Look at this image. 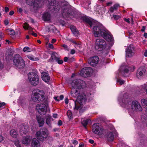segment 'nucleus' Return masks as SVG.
I'll return each instance as SVG.
<instances>
[{"mask_svg":"<svg viewBox=\"0 0 147 147\" xmlns=\"http://www.w3.org/2000/svg\"><path fill=\"white\" fill-rule=\"evenodd\" d=\"M119 5L118 4H115L113 6V8L114 9L116 10L118 7H119Z\"/></svg>","mask_w":147,"mask_h":147,"instance_id":"de8ad7c7","label":"nucleus"},{"mask_svg":"<svg viewBox=\"0 0 147 147\" xmlns=\"http://www.w3.org/2000/svg\"><path fill=\"white\" fill-rule=\"evenodd\" d=\"M45 1L44 0H27V3L30 5H33L34 9L37 10L44 4Z\"/></svg>","mask_w":147,"mask_h":147,"instance_id":"6e6552de","label":"nucleus"},{"mask_svg":"<svg viewBox=\"0 0 147 147\" xmlns=\"http://www.w3.org/2000/svg\"><path fill=\"white\" fill-rule=\"evenodd\" d=\"M69 40L75 44V45L74 46L76 49H77L78 47L80 48L81 47V45L79 43H78L76 41L73 40L72 39H69Z\"/></svg>","mask_w":147,"mask_h":147,"instance_id":"c9c22d12","label":"nucleus"},{"mask_svg":"<svg viewBox=\"0 0 147 147\" xmlns=\"http://www.w3.org/2000/svg\"><path fill=\"white\" fill-rule=\"evenodd\" d=\"M9 34L11 35H14L15 34V32L13 30H11L9 31Z\"/></svg>","mask_w":147,"mask_h":147,"instance_id":"79ce46f5","label":"nucleus"},{"mask_svg":"<svg viewBox=\"0 0 147 147\" xmlns=\"http://www.w3.org/2000/svg\"><path fill=\"white\" fill-rule=\"evenodd\" d=\"M72 143L74 144L77 145L78 144V142L77 140H73Z\"/></svg>","mask_w":147,"mask_h":147,"instance_id":"8fccbe9b","label":"nucleus"},{"mask_svg":"<svg viewBox=\"0 0 147 147\" xmlns=\"http://www.w3.org/2000/svg\"><path fill=\"white\" fill-rule=\"evenodd\" d=\"M117 82H119L120 85H121L124 84L125 81L123 80L120 79H118L117 80Z\"/></svg>","mask_w":147,"mask_h":147,"instance_id":"a19ab883","label":"nucleus"},{"mask_svg":"<svg viewBox=\"0 0 147 147\" xmlns=\"http://www.w3.org/2000/svg\"><path fill=\"white\" fill-rule=\"evenodd\" d=\"M82 108L81 106L77 104L76 101L74 102V109L75 110H77L78 109H80Z\"/></svg>","mask_w":147,"mask_h":147,"instance_id":"e433bc0d","label":"nucleus"},{"mask_svg":"<svg viewBox=\"0 0 147 147\" xmlns=\"http://www.w3.org/2000/svg\"><path fill=\"white\" fill-rule=\"evenodd\" d=\"M49 2V8L51 10H59V6L57 5V3L54 0H48Z\"/></svg>","mask_w":147,"mask_h":147,"instance_id":"4468645a","label":"nucleus"},{"mask_svg":"<svg viewBox=\"0 0 147 147\" xmlns=\"http://www.w3.org/2000/svg\"><path fill=\"white\" fill-rule=\"evenodd\" d=\"M36 136L37 138L41 141H44L46 139H49L51 138L49 136V131L47 129H44L42 131L36 132Z\"/></svg>","mask_w":147,"mask_h":147,"instance_id":"39448f33","label":"nucleus"},{"mask_svg":"<svg viewBox=\"0 0 147 147\" xmlns=\"http://www.w3.org/2000/svg\"><path fill=\"white\" fill-rule=\"evenodd\" d=\"M46 124L49 126L50 127L51 125V121L53 120L52 117L49 115H47L46 117Z\"/></svg>","mask_w":147,"mask_h":147,"instance_id":"393cba45","label":"nucleus"},{"mask_svg":"<svg viewBox=\"0 0 147 147\" xmlns=\"http://www.w3.org/2000/svg\"><path fill=\"white\" fill-rule=\"evenodd\" d=\"M118 100L122 106L127 107L130 104L131 101L129 95L127 93L125 94L123 96H120Z\"/></svg>","mask_w":147,"mask_h":147,"instance_id":"20e7f679","label":"nucleus"},{"mask_svg":"<svg viewBox=\"0 0 147 147\" xmlns=\"http://www.w3.org/2000/svg\"><path fill=\"white\" fill-rule=\"evenodd\" d=\"M83 20L85 22L89 24L90 27L92 26L93 22L90 19L87 17H85L84 18Z\"/></svg>","mask_w":147,"mask_h":147,"instance_id":"7c9ffc66","label":"nucleus"},{"mask_svg":"<svg viewBox=\"0 0 147 147\" xmlns=\"http://www.w3.org/2000/svg\"><path fill=\"white\" fill-rule=\"evenodd\" d=\"M10 134V135L13 138H16L18 135L17 132L14 129L11 130Z\"/></svg>","mask_w":147,"mask_h":147,"instance_id":"2f4dec72","label":"nucleus"},{"mask_svg":"<svg viewBox=\"0 0 147 147\" xmlns=\"http://www.w3.org/2000/svg\"><path fill=\"white\" fill-rule=\"evenodd\" d=\"M5 11L6 12H7L9 10V8L8 7H6L5 8Z\"/></svg>","mask_w":147,"mask_h":147,"instance_id":"052dcab7","label":"nucleus"},{"mask_svg":"<svg viewBox=\"0 0 147 147\" xmlns=\"http://www.w3.org/2000/svg\"><path fill=\"white\" fill-rule=\"evenodd\" d=\"M92 68L89 67H86L82 69L80 72V75L84 78H86L89 75Z\"/></svg>","mask_w":147,"mask_h":147,"instance_id":"2eb2a0df","label":"nucleus"},{"mask_svg":"<svg viewBox=\"0 0 147 147\" xmlns=\"http://www.w3.org/2000/svg\"><path fill=\"white\" fill-rule=\"evenodd\" d=\"M14 11H11L9 13V14L10 16L12 15L14 13Z\"/></svg>","mask_w":147,"mask_h":147,"instance_id":"0e129e2a","label":"nucleus"},{"mask_svg":"<svg viewBox=\"0 0 147 147\" xmlns=\"http://www.w3.org/2000/svg\"><path fill=\"white\" fill-rule=\"evenodd\" d=\"M62 9L63 10L62 11V14L63 16V17L68 16V9L67 8L66 6L63 7Z\"/></svg>","mask_w":147,"mask_h":147,"instance_id":"cd10ccee","label":"nucleus"},{"mask_svg":"<svg viewBox=\"0 0 147 147\" xmlns=\"http://www.w3.org/2000/svg\"><path fill=\"white\" fill-rule=\"evenodd\" d=\"M57 59H58L56 61V62H57L58 64H61L63 63V60L61 59L59 57Z\"/></svg>","mask_w":147,"mask_h":147,"instance_id":"c03bdc74","label":"nucleus"},{"mask_svg":"<svg viewBox=\"0 0 147 147\" xmlns=\"http://www.w3.org/2000/svg\"><path fill=\"white\" fill-rule=\"evenodd\" d=\"M106 43L105 40L101 39H97L96 40L95 48L96 49L101 51L105 48Z\"/></svg>","mask_w":147,"mask_h":147,"instance_id":"9d476101","label":"nucleus"},{"mask_svg":"<svg viewBox=\"0 0 147 147\" xmlns=\"http://www.w3.org/2000/svg\"><path fill=\"white\" fill-rule=\"evenodd\" d=\"M114 10H115V9H114L113 7H111L110 9V11L111 12L113 13V11Z\"/></svg>","mask_w":147,"mask_h":147,"instance_id":"13d9d810","label":"nucleus"},{"mask_svg":"<svg viewBox=\"0 0 147 147\" xmlns=\"http://www.w3.org/2000/svg\"><path fill=\"white\" fill-rule=\"evenodd\" d=\"M84 146L83 143H80L78 147H83Z\"/></svg>","mask_w":147,"mask_h":147,"instance_id":"338daca9","label":"nucleus"},{"mask_svg":"<svg viewBox=\"0 0 147 147\" xmlns=\"http://www.w3.org/2000/svg\"><path fill=\"white\" fill-rule=\"evenodd\" d=\"M27 57L28 59L32 61H38L39 59L38 58L35 57L34 56L32 55H27Z\"/></svg>","mask_w":147,"mask_h":147,"instance_id":"473e14b6","label":"nucleus"},{"mask_svg":"<svg viewBox=\"0 0 147 147\" xmlns=\"http://www.w3.org/2000/svg\"><path fill=\"white\" fill-rule=\"evenodd\" d=\"M69 57H65L64 58V60L65 62H66L67 61H69Z\"/></svg>","mask_w":147,"mask_h":147,"instance_id":"603ef678","label":"nucleus"},{"mask_svg":"<svg viewBox=\"0 0 147 147\" xmlns=\"http://www.w3.org/2000/svg\"><path fill=\"white\" fill-rule=\"evenodd\" d=\"M30 48L27 47H24L23 49V51L25 52H29L31 51H29Z\"/></svg>","mask_w":147,"mask_h":147,"instance_id":"ea45409f","label":"nucleus"},{"mask_svg":"<svg viewBox=\"0 0 147 147\" xmlns=\"http://www.w3.org/2000/svg\"><path fill=\"white\" fill-rule=\"evenodd\" d=\"M49 48L52 49H53L54 48L53 45L52 44H50V43H49Z\"/></svg>","mask_w":147,"mask_h":147,"instance_id":"5fc2aeb1","label":"nucleus"},{"mask_svg":"<svg viewBox=\"0 0 147 147\" xmlns=\"http://www.w3.org/2000/svg\"><path fill=\"white\" fill-rule=\"evenodd\" d=\"M141 120L144 123H146L147 125V113L145 112L142 113L141 115Z\"/></svg>","mask_w":147,"mask_h":147,"instance_id":"bb28decb","label":"nucleus"},{"mask_svg":"<svg viewBox=\"0 0 147 147\" xmlns=\"http://www.w3.org/2000/svg\"><path fill=\"white\" fill-rule=\"evenodd\" d=\"M74 61V58L73 57H69V62H72Z\"/></svg>","mask_w":147,"mask_h":147,"instance_id":"09e8293b","label":"nucleus"},{"mask_svg":"<svg viewBox=\"0 0 147 147\" xmlns=\"http://www.w3.org/2000/svg\"><path fill=\"white\" fill-rule=\"evenodd\" d=\"M5 104V103L3 102L1 103H0V107H3V106H4Z\"/></svg>","mask_w":147,"mask_h":147,"instance_id":"6e6d98bb","label":"nucleus"},{"mask_svg":"<svg viewBox=\"0 0 147 147\" xmlns=\"http://www.w3.org/2000/svg\"><path fill=\"white\" fill-rule=\"evenodd\" d=\"M32 139L31 136H26L24 138V139L22 141V143L23 144L27 145L30 143V142Z\"/></svg>","mask_w":147,"mask_h":147,"instance_id":"4be33fe9","label":"nucleus"},{"mask_svg":"<svg viewBox=\"0 0 147 147\" xmlns=\"http://www.w3.org/2000/svg\"><path fill=\"white\" fill-rule=\"evenodd\" d=\"M144 55L146 57H147V50H146L144 53Z\"/></svg>","mask_w":147,"mask_h":147,"instance_id":"774afa93","label":"nucleus"},{"mask_svg":"<svg viewBox=\"0 0 147 147\" xmlns=\"http://www.w3.org/2000/svg\"><path fill=\"white\" fill-rule=\"evenodd\" d=\"M76 53L75 51L73 49H71L70 51V53L71 54H74Z\"/></svg>","mask_w":147,"mask_h":147,"instance_id":"3c124183","label":"nucleus"},{"mask_svg":"<svg viewBox=\"0 0 147 147\" xmlns=\"http://www.w3.org/2000/svg\"><path fill=\"white\" fill-rule=\"evenodd\" d=\"M113 17L115 20H118L120 18V17L119 16L114 15H113Z\"/></svg>","mask_w":147,"mask_h":147,"instance_id":"49530a36","label":"nucleus"},{"mask_svg":"<svg viewBox=\"0 0 147 147\" xmlns=\"http://www.w3.org/2000/svg\"><path fill=\"white\" fill-rule=\"evenodd\" d=\"M92 131L95 134L101 135L103 133V128L99 125L98 123H95L92 126Z\"/></svg>","mask_w":147,"mask_h":147,"instance_id":"9b49d317","label":"nucleus"},{"mask_svg":"<svg viewBox=\"0 0 147 147\" xmlns=\"http://www.w3.org/2000/svg\"><path fill=\"white\" fill-rule=\"evenodd\" d=\"M72 87L74 89H76L75 91L74 89H72L71 92V94L72 96L76 97L77 96V102L80 105L85 104L86 101V96L84 94H79V92L77 89L83 88L86 86V84L84 81L80 80H74L71 83Z\"/></svg>","mask_w":147,"mask_h":147,"instance_id":"f257e3e1","label":"nucleus"},{"mask_svg":"<svg viewBox=\"0 0 147 147\" xmlns=\"http://www.w3.org/2000/svg\"><path fill=\"white\" fill-rule=\"evenodd\" d=\"M89 142L91 144H93L94 142V141L92 140H89Z\"/></svg>","mask_w":147,"mask_h":147,"instance_id":"69168bd1","label":"nucleus"},{"mask_svg":"<svg viewBox=\"0 0 147 147\" xmlns=\"http://www.w3.org/2000/svg\"><path fill=\"white\" fill-rule=\"evenodd\" d=\"M126 57H131L134 54V48L133 45H130L126 50Z\"/></svg>","mask_w":147,"mask_h":147,"instance_id":"ddd939ff","label":"nucleus"},{"mask_svg":"<svg viewBox=\"0 0 147 147\" xmlns=\"http://www.w3.org/2000/svg\"><path fill=\"white\" fill-rule=\"evenodd\" d=\"M28 79L30 84L36 86L39 83V77L36 72H31L28 74Z\"/></svg>","mask_w":147,"mask_h":147,"instance_id":"423d86ee","label":"nucleus"},{"mask_svg":"<svg viewBox=\"0 0 147 147\" xmlns=\"http://www.w3.org/2000/svg\"><path fill=\"white\" fill-rule=\"evenodd\" d=\"M129 70H132L127 66L122 65L120 68L119 75H120L124 76H126L125 74L127 73Z\"/></svg>","mask_w":147,"mask_h":147,"instance_id":"dca6fc26","label":"nucleus"},{"mask_svg":"<svg viewBox=\"0 0 147 147\" xmlns=\"http://www.w3.org/2000/svg\"><path fill=\"white\" fill-rule=\"evenodd\" d=\"M42 78L45 82L48 83L50 80V76L49 74L46 72H42L41 74Z\"/></svg>","mask_w":147,"mask_h":147,"instance_id":"6ab92c4d","label":"nucleus"},{"mask_svg":"<svg viewBox=\"0 0 147 147\" xmlns=\"http://www.w3.org/2000/svg\"><path fill=\"white\" fill-rule=\"evenodd\" d=\"M28 127L27 126L22 125L20 127V132L21 135L25 134L28 131Z\"/></svg>","mask_w":147,"mask_h":147,"instance_id":"aec40b11","label":"nucleus"},{"mask_svg":"<svg viewBox=\"0 0 147 147\" xmlns=\"http://www.w3.org/2000/svg\"><path fill=\"white\" fill-rule=\"evenodd\" d=\"M33 92L32 96L33 101L38 102L44 100L45 94L43 91L36 89L34 90Z\"/></svg>","mask_w":147,"mask_h":147,"instance_id":"7ed1b4c3","label":"nucleus"},{"mask_svg":"<svg viewBox=\"0 0 147 147\" xmlns=\"http://www.w3.org/2000/svg\"><path fill=\"white\" fill-rule=\"evenodd\" d=\"M36 120L38 121L39 127L42 126L44 123L43 118H42L40 116L38 115L36 117Z\"/></svg>","mask_w":147,"mask_h":147,"instance_id":"5701e85b","label":"nucleus"},{"mask_svg":"<svg viewBox=\"0 0 147 147\" xmlns=\"http://www.w3.org/2000/svg\"><path fill=\"white\" fill-rule=\"evenodd\" d=\"M15 145L17 147H21L20 144H19V142L18 140H16L15 142Z\"/></svg>","mask_w":147,"mask_h":147,"instance_id":"37998d69","label":"nucleus"},{"mask_svg":"<svg viewBox=\"0 0 147 147\" xmlns=\"http://www.w3.org/2000/svg\"><path fill=\"white\" fill-rule=\"evenodd\" d=\"M91 121L89 119H87L86 120H83L82 121V123L83 125L86 128V126L88 123L90 122Z\"/></svg>","mask_w":147,"mask_h":147,"instance_id":"f704fd0d","label":"nucleus"},{"mask_svg":"<svg viewBox=\"0 0 147 147\" xmlns=\"http://www.w3.org/2000/svg\"><path fill=\"white\" fill-rule=\"evenodd\" d=\"M99 61V58L97 56H94L90 58L88 60V63L92 66H96Z\"/></svg>","mask_w":147,"mask_h":147,"instance_id":"f3484780","label":"nucleus"},{"mask_svg":"<svg viewBox=\"0 0 147 147\" xmlns=\"http://www.w3.org/2000/svg\"><path fill=\"white\" fill-rule=\"evenodd\" d=\"M142 105L147 111V100L143 99L141 100Z\"/></svg>","mask_w":147,"mask_h":147,"instance_id":"72a5a7b5","label":"nucleus"},{"mask_svg":"<svg viewBox=\"0 0 147 147\" xmlns=\"http://www.w3.org/2000/svg\"><path fill=\"white\" fill-rule=\"evenodd\" d=\"M36 109L41 115H45L47 112L50 111L49 105L47 103L38 104L36 106Z\"/></svg>","mask_w":147,"mask_h":147,"instance_id":"0eeeda50","label":"nucleus"},{"mask_svg":"<svg viewBox=\"0 0 147 147\" xmlns=\"http://www.w3.org/2000/svg\"><path fill=\"white\" fill-rule=\"evenodd\" d=\"M43 17L45 21L49 20L50 19L51 15L48 12H46L43 14Z\"/></svg>","mask_w":147,"mask_h":147,"instance_id":"c756f323","label":"nucleus"},{"mask_svg":"<svg viewBox=\"0 0 147 147\" xmlns=\"http://www.w3.org/2000/svg\"><path fill=\"white\" fill-rule=\"evenodd\" d=\"M13 61L16 66L19 68H23L25 66L24 60L18 54L15 55Z\"/></svg>","mask_w":147,"mask_h":147,"instance_id":"1a4fd4ad","label":"nucleus"},{"mask_svg":"<svg viewBox=\"0 0 147 147\" xmlns=\"http://www.w3.org/2000/svg\"><path fill=\"white\" fill-rule=\"evenodd\" d=\"M67 115L69 119L72 118V113L70 111H68L67 112Z\"/></svg>","mask_w":147,"mask_h":147,"instance_id":"58836bf2","label":"nucleus"},{"mask_svg":"<svg viewBox=\"0 0 147 147\" xmlns=\"http://www.w3.org/2000/svg\"><path fill=\"white\" fill-rule=\"evenodd\" d=\"M123 19L125 21L127 22L128 23H129L130 22L129 18H128V19H127L126 18H124Z\"/></svg>","mask_w":147,"mask_h":147,"instance_id":"864d4df0","label":"nucleus"},{"mask_svg":"<svg viewBox=\"0 0 147 147\" xmlns=\"http://www.w3.org/2000/svg\"><path fill=\"white\" fill-rule=\"evenodd\" d=\"M142 89L144 90L146 92L147 90V86L146 84H144L142 86Z\"/></svg>","mask_w":147,"mask_h":147,"instance_id":"a18cd8bd","label":"nucleus"},{"mask_svg":"<svg viewBox=\"0 0 147 147\" xmlns=\"http://www.w3.org/2000/svg\"><path fill=\"white\" fill-rule=\"evenodd\" d=\"M131 108L133 111H139L142 110L140 105L137 101H134L132 102Z\"/></svg>","mask_w":147,"mask_h":147,"instance_id":"f8f14e48","label":"nucleus"},{"mask_svg":"<svg viewBox=\"0 0 147 147\" xmlns=\"http://www.w3.org/2000/svg\"><path fill=\"white\" fill-rule=\"evenodd\" d=\"M59 57L58 54L56 52H53L51 54V57L49 60V61L52 63L54 60L56 61L57 60H58Z\"/></svg>","mask_w":147,"mask_h":147,"instance_id":"412c9836","label":"nucleus"},{"mask_svg":"<svg viewBox=\"0 0 147 147\" xmlns=\"http://www.w3.org/2000/svg\"><path fill=\"white\" fill-rule=\"evenodd\" d=\"M31 146L32 147H40L39 141L35 138L33 139Z\"/></svg>","mask_w":147,"mask_h":147,"instance_id":"b1692460","label":"nucleus"},{"mask_svg":"<svg viewBox=\"0 0 147 147\" xmlns=\"http://www.w3.org/2000/svg\"><path fill=\"white\" fill-rule=\"evenodd\" d=\"M146 71V70L144 67H141L138 69L136 73L137 77L138 78H140L141 76L143 75Z\"/></svg>","mask_w":147,"mask_h":147,"instance_id":"a211bd4d","label":"nucleus"},{"mask_svg":"<svg viewBox=\"0 0 147 147\" xmlns=\"http://www.w3.org/2000/svg\"><path fill=\"white\" fill-rule=\"evenodd\" d=\"M93 33L96 37L102 36L108 41H111L113 40L111 34L100 24L94 26L93 27Z\"/></svg>","mask_w":147,"mask_h":147,"instance_id":"f03ea898","label":"nucleus"},{"mask_svg":"<svg viewBox=\"0 0 147 147\" xmlns=\"http://www.w3.org/2000/svg\"><path fill=\"white\" fill-rule=\"evenodd\" d=\"M59 98L60 100H62L64 98V96L63 95H60L59 97Z\"/></svg>","mask_w":147,"mask_h":147,"instance_id":"680f3d73","label":"nucleus"},{"mask_svg":"<svg viewBox=\"0 0 147 147\" xmlns=\"http://www.w3.org/2000/svg\"><path fill=\"white\" fill-rule=\"evenodd\" d=\"M70 29L73 34L76 36H78L79 34V32L76 29L74 26H71L70 27Z\"/></svg>","mask_w":147,"mask_h":147,"instance_id":"c85d7f7f","label":"nucleus"},{"mask_svg":"<svg viewBox=\"0 0 147 147\" xmlns=\"http://www.w3.org/2000/svg\"><path fill=\"white\" fill-rule=\"evenodd\" d=\"M58 125L59 126H61L62 124V122L61 120H59L58 123Z\"/></svg>","mask_w":147,"mask_h":147,"instance_id":"4d7b16f0","label":"nucleus"},{"mask_svg":"<svg viewBox=\"0 0 147 147\" xmlns=\"http://www.w3.org/2000/svg\"><path fill=\"white\" fill-rule=\"evenodd\" d=\"M24 24L23 27L24 29H26L29 30H32V28L30 27L27 23H25Z\"/></svg>","mask_w":147,"mask_h":147,"instance_id":"4c0bfd02","label":"nucleus"},{"mask_svg":"<svg viewBox=\"0 0 147 147\" xmlns=\"http://www.w3.org/2000/svg\"><path fill=\"white\" fill-rule=\"evenodd\" d=\"M31 34L32 35L34 36L35 37L37 36V34L36 33H35L34 32H32V33H31Z\"/></svg>","mask_w":147,"mask_h":147,"instance_id":"e2e57ef3","label":"nucleus"},{"mask_svg":"<svg viewBox=\"0 0 147 147\" xmlns=\"http://www.w3.org/2000/svg\"><path fill=\"white\" fill-rule=\"evenodd\" d=\"M3 137L0 135V142L3 141Z\"/></svg>","mask_w":147,"mask_h":147,"instance_id":"bf43d9fd","label":"nucleus"},{"mask_svg":"<svg viewBox=\"0 0 147 147\" xmlns=\"http://www.w3.org/2000/svg\"><path fill=\"white\" fill-rule=\"evenodd\" d=\"M106 136L108 140L109 141H112L114 139V135L112 132H108L106 134Z\"/></svg>","mask_w":147,"mask_h":147,"instance_id":"a878e982","label":"nucleus"}]
</instances>
